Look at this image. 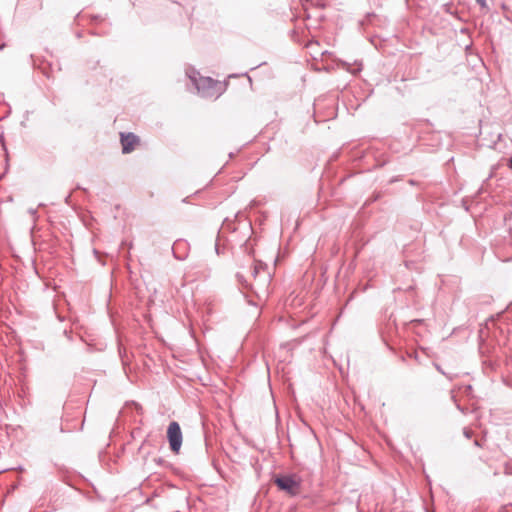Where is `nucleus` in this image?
<instances>
[{
  "instance_id": "nucleus-10",
  "label": "nucleus",
  "mask_w": 512,
  "mask_h": 512,
  "mask_svg": "<svg viewBox=\"0 0 512 512\" xmlns=\"http://www.w3.org/2000/svg\"><path fill=\"white\" fill-rule=\"evenodd\" d=\"M464 435L467 437V438H470V431L465 429L464 430Z\"/></svg>"
},
{
  "instance_id": "nucleus-9",
  "label": "nucleus",
  "mask_w": 512,
  "mask_h": 512,
  "mask_svg": "<svg viewBox=\"0 0 512 512\" xmlns=\"http://www.w3.org/2000/svg\"><path fill=\"white\" fill-rule=\"evenodd\" d=\"M435 366H436V369H437L440 373H442V374L446 375V373H445V372L440 368V366H439V365H435Z\"/></svg>"
},
{
  "instance_id": "nucleus-4",
  "label": "nucleus",
  "mask_w": 512,
  "mask_h": 512,
  "mask_svg": "<svg viewBox=\"0 0 512 512\" xmlns=\"http://www.w3.org/2000/svg\"><path fill=\"white\" fill-rule=\"evenodd\" d=\"M167 438L169 441L170 449L174 453H178L182 445V432L178 422H170L167 429Z\"/></svg>"
},
{
  "instance_id": "nucleus-11",
  "label": "nucleus",
  "mask_w": 512,
  "mask_h": 512,
  "mask_svg": "<svg viewBox=\"0 0 512 512\" xmlns=\"http://www.w3.org/2000/svg\"><path fill=\"white\" fill-rule=\"evenodd\" d=\"M457 408L463 412V409L460 407V405H457Z\"/></svg>"
},
{
  "instance_id": "nucleus-3",
  "label": "nucleus",
  "mask_w": 512,
  "mask_h": 512,
  "mask_svg": "<svg viewBox=\"0 0 512 512\" xmlns=\"http://www.w3.org/2000/svg\"><path fill=\"white\" fill-rule=\"evenodd\" d=\"M275 484L279 489L295 496L300 491L301 478L297 474L282 475L275 478Z\"/></svg>"
},
{
  "instance_id": "nucleus-6",
  "label": "nucleus",
  "mask_w": 512,
  "mask_h": 512,
  "mask_svg": "<svg viewBox=\"0 0 512 512\" xmlns=\"http://www.w3.org/2000/svg\"><path fill=\"white\" fill-rule=\"evenodd\" d=\"M361 69H362V68H361V64H357V67H356V68H353V69H352V68H350V67H349V68H347V70H348L349 72L353 73V74L358 73L359 71H361Z\"/></svg>"
},
{
  "instance_id": "nucleus-1",
  "label": "nucleus",
  "mask_w": 512,
  "mask_h": 512,
  "mask_svg": "<svg viewBox=\"0 0 512 512\" xmlns=\"http://www.w3.org/2000/svg\"><path fill=\"white\" fill-rule=\"evenodd\" d=\"M237 276L241 285L249 289L259 301H265L268 298L272 276L266 264L255 261L249 279H244L240 274Z\"/></svg>"
},
{
  "instance_id": "nucleus-2",
  "label": "nucleus",
  "mask_w": 512,
  "mask_h": 512,
  "mask_svg": "<svg viewBox=\"0 0 512 512\" xmlns=\"http://www.w3.org/2000/svg\"><path fill=\"white\" fill-rule=\"evenodd\" d=\"M186 74L202 97L217 98L222 93V85L220 82L210 77H201L194 69H188Z\"/></svg>"
},
{
  "instance_id": "nucleus-7",
  "label": "nucleus",
  "mask_w": 512,
  "mask_h": 512,
  "mask_svg": "<svg viewBox=\"0 0 512 512\" xmlns=\"http://www.w3.org/2000/svg\"><path fill=\"white\" fill-rule=\"evenodd\" d=\"M471 390H472V387L470 385H467V386L464 387V392L466 394H469L471 392Z\"/></svg>"
},
{
  "instance_id": "nucleus-8",
  "label": "nucleus",
  "mask_w": 512,
  "mask_h": 512,
  "mask_svg": "<svg viewBox=\"0 0 512 512\" xmlns=\"http://www.w3.org/2000/svg\"><path fill=\"white\" fill-rule=\"evenodd\" d=\"M476 2H477L481 7H485V6H486V0H476Z\"/></svg>"
},
{
  "instance_id": "nucleus-5",
  "label": "nucleus",
  "mask_w": 512,
  "mask_h": 512,
  "mask_svg": "<svg viewBox=\"0 0 512 512\" xmlns=\"http://www.w3.org/2000/svg\"><path fill=\"white\" fill-rule=\"evenodd\" d=\"M138 141V137L133 133H121V144L123 153H130L131 151H133Z\"/></svg>"
}]
</instances>
